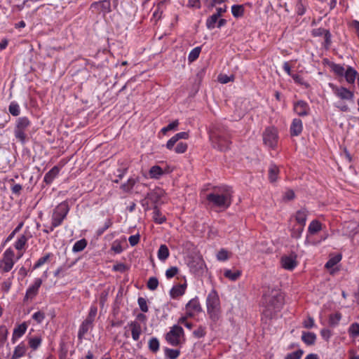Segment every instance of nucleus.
<instances>
[{"label": "nucleus", "mask_w": 359, "mask_h": 359, "mask_svg": "<svg viewBox=\"0 0 359 359\" xmlns=\"http://www.w3.org/2000/svg\"><path fill=\"white\" fill-rule=\"evenodd\" d=\"M302 340L309 346L315 344L316 340V335L313 332H304L302 335Z\"/></svg>", "instance_id": "nucleus-35"}, {"label": "nucleus", "mask_w": 359, "mask_h": 359, "mask_svg": "<svg viewBox=\"0 0 359 359\" xmlns=\"http://www.w3.org/2000/svg\"><path fill=\"white\" fill-rule=\"evenodd\" d=\"M137 182L138 178L130 177L126 182L121 185L120 188L125 193H130Z\"/></svg>", "instance_id": "nucleus-32"}, {"label": "nucleus", "mask_w": 359, "mask_h": 359, "mask_svg": "<svg viewBox=\"0 0 359 359\" xmlns=\"http://www.w3.org/2000/svg\"><path fill=\"white\" fill-rule=\"evenodd\" d=\"M69 211V207L67 201L60 203L54 208L51 216L50 231H53L62 224Z\"/></svg>", "instance_id": "nucleus-5"}, {"label": "nucleus", "mask_w": 359, "mask_h": 359, "mask_svg": "<svg viewBox=\"0 0 359 359\" xmlns=\"http://www.w3.org/2000/svg\"><path fill=\"white\" fill-rule=\"evenodd\" d=\"M303 130L302 121L299 118H294L290 126V134L292 136H298Z\"/></svg>", "instance_id": "nucleus-21"}, {"label": "nucleus", "mask_w": 359, "mask_h": 359, "mask_svg": "<svg viewBox=\"0 0 359 359\" xmlns=\"http://www.w3.org/2000/svg\"><path fill=\"white\" fill-rule=\"evenodd\" d=\"M188 145L184 142H179L177 146L173 149L177 154H184L187 150Z\"/></svg>", "instance_id": "nucleus-58"}, {"label": "nucleus", "mask_w": 359, "mask_h": 359, "mask_svg": "<svg viewBox=\"0 0 359 359\" xmlns=\"http://www.w3.org/2000/svg\"><path fill=\"white\" fill-rule=\"evenodd\" d=\"M178 125H179L178 120H175V121H172V123H169L167 126L163 127L161 130V132L163 135H165L170 130H176L177 126H178Z\"/></svg>", "instance_id": "nucleus-53"}, {"label": "nucleus", "mask_w": 359, "mask_h": 359, "mask_svg": "<svg viewBox=\"0 0 359 359\" xmlns=\"http://www.w3.org/2000/svg\"><path fill=\"white\" fill-rule=\"evenodd\" d=\"M312 35L313 36H324L325 43L327 44L331 43V34L328 29L321 27L313 29L312 30Z\"/></svg>", "instance_id": "nucleus-24"}, {"label": "nucleus", "mask_w": 359, "mask_h": 359, "mask_svg": "<svg viewBox=\"0 0 359 359\" xmlns=\"http://www.w3.org/2000/svg\"><path fill=\"white\" fill-rule=\"evenodd\" d=\"M210 138L214 148L219 151H226L229 149L231 141L227 134L213 133L210 135Z\"/></svg>", "instance_id": "nucleus-8"}, {"label": "nucleus", "mask_w": 359, "mask_h": 359, "mask_svg": "<svg viewBox=\"0 0 359 359\" xmlns=\"http://www.w3.org/2000/svg\"><path fill=\"white\" fill-rule=\"evenodd\" d=\"M263 141L265 145L274 148L278 143V133L276 129L269 127L263 133Z\"/></svg>", "instance_id": "nucleus-10"}, {"label": "nucleus", "mask_w": 359, "mask_h": 359, "mask_svg": "<svg viewBox=\"0 0 359 359\" xmlns=\"http://www.w3.org/2000/svg\"><path fill=\"white\" fill-rule=\"evenodd\" d=\"M16 263L15 255L11 248H7L0 259V273L10 272Z\"/></svg>", "instance_id": "nucleus-7"}, {"label": "nucleus", "mask_w": 359, "mask_h": 359, "mask_svg": "<svg viewBox=\"0 0 359 359\" xmlns=\"http://www.w3.org/2000/svg\"><path fill=\"white\" fill-rule=\"evenodd\" d=\"M165 0H163V1L158 2L156 4V6L155 7V10L153 12V18L156 20H158L159 19L161 18L162 14L165 9Z\"/></svg>", "instance_id": "nucleus-34"}, {"label": "nucleus", "mask_w": 359, "mask_h": 359, "mask_svg": "<svg viewBox=\"0 0 359 359\" xmlns=\"http://www.w3.org/2000/svg\"><path fill=\"white\" fill-rule=\"evenodd\" d=\"M90 9L93 13H102L104 16L111 11V0H103L91 4Z\"/></svg>", "instance_id": "nucleus-11"}, {"label": "nucleus", "mask_w": 359, "mask_h": 359, "mask_svg": "<svg viewBox=\"0 0 359 359\" xmlns=\"http://www.w3.org/2000/svg\"><path fill=\"white\" fill-rule=\"evenodd\" d=\"M201 311V307L198 299L196 298L191 299L186 305V313L189 317H193Z\"/></svg>", "instance_id": "nucleus-15"}, {"label": "nucleus", "mask_w": 359, "mask_h": 359, "mask_svg": "<svg viewBox=\"0 0 359 359\" xmlns=\"http://www.w3.org/2000/svg\"><path fill=\"white\" fill-rule=\"evenodd\" d=\"M97 313V307L95 304H92L90 307L88 314L86 318L81 323L78 331V339L82 340L85 335L91 330L94 326V321Z\"/></svg>", "instance_id": "nucleus-6"}, {"label": "nucleus", "mask_w": 359, "mask_h": 359, "mask_svg": "<svg viewBox=\"0 0 359 359\" xmlns=\"http://www.w3.org/2000/svg\"><path fill=\"white\" fill-rule=\"evenodd\" d=\"M303 355V351L297 350L292 353L287 354L285 359H301Z\"/></svg>", "instance_id": "nucleus-63"}, {"label": "nucleus", "mask_w": 359, "mask_h": 359, "mask_svg": "<svg viewBox=\"0 0 359 359\" xmlns=\"http://www.w3.org/2000/svg\"><path fill=\"white\" fill-rule=\"evenodd\" d=\"M229 252L224 248L220 249L217 255V259L220 262H224L229 259Z\"/></svg>", "instance_id": "nucleus-48"}, {"label": "nucleus", "mask_w": 359, "mask_h": 359, "mask_svg": "<svg viewBox=\"0 0 359 359\" xmlns=\"http://www.w3.org/2000/svg\"><path fill=\"white\" fill-rule=\"evenodd\" d=\"M178 271L179 269L177 266H172L166 270L165 276L168 279H170L176 276Z\"/></svg>", "instance_id": "nucleus-62"}, {"label": "nucleus", "mask_w": 359, "mask_h": 359, "mask_svg": "<svg viewBox=\"0 0 359 359\" xmlns=\"http://www.w3.org/2000/svg\"><path fill=\"white\" fill-rule=\"evenodd\" d=\"M359 74H358L357 71L355 70L353 67H348L344 73V76L346 79V81L351 84L354 83L355 79H358V76Z\"/></svg>", "instance_id": "nucleus-28"}, {"label": "nucleus", "mask_w": 359, "mask_h": 359, "mask_svg": "<svg viewBox=\"0 0 359 359\" xmlns=\"http://www.w3.org/2000/svg\"><path fill=\"white\" fill-rule=\"evenodd\" d=\"M31 125V122L27 117L23 116L18 118L15 128L25 130Z\"/></svg>", "instance_id": "nucleus-36"}, {"label": "nucleus", "mask_w": 359, "mask_h": 359, "mask_svg": "<svg viewBox=\"0 0 359 359\" xmlns=\"http://www.w3.org/2000/svg\"><path fill=\"white\" fill-rule=\"evenodd\" d=\"M137 303H138V305L140 306V310L142 312L146 313V312L148 311L149 308H148V306H147V299L145 298H144V297H139L138 299H137Z\"/></svg>", "instance_id": "nucleus-60"}, {"label": "nucleus", "mask_w": 359, "mask_h": 359, "mask_svg": "<svg viewBox=\"0 0 359 359\" xmlns=\"http://www.w3.org/2000/svg\"><path fill=\"white\" fill-rule=\"evenodd\" d=\"M27 330V325L25 322L16 326L13 331L11 342L15 344L17 340L21 338L26 332Z\"/></svg>", "instance_id": "nucleus-18"}, {"label": "nucleus", "mask_w": 359, "mask_h": 359, "mask_svg": "<svg viewBox=\"0 0 359 359\" xmlns=\"http://www.w3.org/2000/svg\"><path fill=\"white\" fill-rule=\"evenodd\" d=\"M184 335V330L182 327L174 325L166 334L165 339L171 346H176L180 344L181 337Z\"/></svg>", "instance_id": "nucleus-9"}, {"label": "nucleus", "mask_w": 359, "mask_h": 359, "mask_svg": "<svg viewBox=\"0 0 359 359\" xmlns=\"http://www.w3.org/2000/svg\"><path fill=\"white\" fill-rule=\"evenodd\" d=\"M332 71L338 76H344L346 69L344 67L339 64H334L332 67Z\"/></svg>", "instance_id": "nucleus-61"}, {"label": "nucleus", "mask_w": 359, "mask_h": 359, "mask_svg": "<svg viewBox=\"0 0 359 359\" xmlns=\"http://www.w3.org/2000/svg\"><path fill=\"white\" fill-rule=\"evenodd\" d=\"M60 168L55 165L44 176V182L46 184H50L53 180L58 175Z\"/></svg>", "instance_id": "nucleus-27"}, {"label": "nucleus", "mask_w": 359, "mask_h": 359, "mask_svg": "<svg viewBox=\"0 0 359 359\" xmlns=\"http://www.w3.org/2000/svg\"><path fill=\"white\" fill-rule=\"evenodd\" d=\"M242 276V271L239 269L231 270L224 269V276L231 281H236L238 280Z\"/></svg>", "instance_id": "nucleus-26"}, {"label": "nucleus", "mask_w": 359, "mask_h": 359, "mask_svg": "<svg viewBox=\"0 0 359 359\" xmlns=\"http://www.w3.org/2000/svg\"><path fill=\"white\" fill-rule=\"evenodd\" d=\"M152 218L155 223L161 224L166 220L165 217L161 213L157 205H154L153 208V215Z\"/></svg>", "instance_id": "nucleus-33"}, {"label": "nucleus", "mask_w": 359, "mask_h": 359, "mask_svg": "<svg viewBox=\"0 0 359 359\" xmlns=\"http://www.w3.org/2000/svg\"><path fill=\"white\" fill-rule=\"evenodd\" d=\"M28 241V238L25 234L20 236L14 243V247L18 251H25Z\"/></svg>", "instance_id": "nucleus-30"}, {"label": "nucleus", "mask_w": 359, "mask_h": 359, "mask_svg": "<svg viewBox=\"0 0 359 359\" xmlns=\"http://www.w3.org/2000/svg\"><path fill=\"white\" fill-rule=\"evenodd\" d=\"M322 229L323 224L320 221L317 219L312 220L308 226V233L306 235V239L308 238L309 235H315L320 231H321Z\"/></svg>", "instance_id": "nucleus-23"}, {"label": "nucleus", "mask_w": 359, "mask_h": 359, "mask_svg": "<svg viewBox=\"0 0 359 359\" xmlns=\"http://www.w3.org/2000/svg\"><path fill=\"white\" fill-rule=\"evenodd\" d=\"M147 286L150 290H155L158 286V280L156 277H150L147 281Z\"/></svg>", "instance_id": "nucleus-55"}, {"label": "nucleus", "mask_w": 359, "mask_h": 359, "mask_svg": "<svg viewBox=\"0 0 359 359\" xmlns=\"http://www.w3.org/2000/svg\"><path fill=\"white\" fill-rule=\"evenodd\" d=\"M27 351V347L24 342H20L13 350L11 359H20L23 357Z\"/></svg>", "instance_id": "nucleus-25"}, {"label": "nucleus", "mask_w": 359, "mask_h": 359, "mask_svg": "<svg viewBox=\"0 0 359 359\" xmlns=\"http://www.w3.org/2000/svg\"><path fill=\"white\" fill-rule=\"evenodd\" d=\"M189 267L194 273L203 272L205 268V263L201 257H197L189 263Z\"/></svg>", "instance_id": "nucleus-19"}, {"label": "nucleus", "mask_w": 359, "mask_h": 359, "mask_svg": "<svg viewBox=\"0 0 359 359\" xmlns=\"http://www.w3.org/2000/svg\"><path fill=\"white\" fill-rule=\"evenodd\" d=\"M10 114L14 116H17L20 114V108L16 102H11L8 107Z\"/></svg>", "instance_id": "nucleus-47"}, {"label": "nucleus", "mask_w": 359, "mask_h": 359, "mask_svg": "<svg viewBox=\"0 0 359 359\" xmlns=\"http://www.w3.org/2000/svg\"><path fill=\"white\" fill-rule=\"evenodd\" d=\"M329 86L334 95L339 99V101L334 104V107L339 109L341 111H349L350 108L346 102H353L354 93L345 87L339 86L332 83H329Z\"/></svg>", "instance_id": "nucleus-2"}, {"label": "nucleus", "mask_w": 359, "mask_h": 359, "mask_svg": "<svg viewBox=\"0 0 359 359\" xmlns=\"http://www.w3.org/2000/svg\"><path fill=\"white\" fill-rule=\"evenodd\" d=\"M296 11L299 15H303L306 12V6L302 0H297L296 4Z\"/></svg>", "instance_id": "nucleus-59"}, {"label": "nucleus", "mask_w": 359, "mask_h": 359, "mask_svg": "<svg viewBox=\"0 0 359 359\" xmlns=\"http://www.w3.org/2000/svg\"><path fill=\"white\" fill-rule=\"evenodd\" d=\"M87 244V241L85 238L77 241L72 247V251L74 252H81L86 248Z\"/></svg>", "instance_id": "nucleus-41"}, {"label": "nucleus", "mask_w": 359, "mask_h": 359, "mask_svg": "<svg viewBox=\"0 0 359 359\" xmlns=\"http://www.w3.org/2000/svg\"><path fill=\"white\" fill-rule=\"evenodd\" d=\"M149 174L151 179H159L164 174V172L160 166L154 165L150 168Z\"/></svg>", "instance_id": "nucleus-37"}, {"label": "nucleus", "mask_w": 359, "mask_h": 359, "mask_svg": "<svg viewBox=\"0 0 359 359\" xmlns=\"http://www.w3.org/2000/svg\"><path fill=\"white\" fill-rule=\"evenodd\" d=\"M41 284L42 280L41 278H35L33 284L29 285L26 290L24 302L33 299L37 295Z\"/></svg>", "instance_id": "nucleus-12"}, {"label": "nucleus", "mask_w": 359, "mask_h": 359, "mask_svg": "<svg viewBox=\"0 0 359 359\" xmlns=\"http://www.w3.org/2000/svg\"><path fill=\"white\" fill-rule=\"evenodd\" d=\"M149 350L153 353H156L160 348V343L156 337H152L148 343Z\"/></svg>", "instance_id": "nucleus-43"}, {"label": "nucleus", "mask_w": 359, "mask_h": 359, "mask_svg": "<svg viewBox=\"0 0 359 359\" xmlns=\"http://www.w3.org/2000/svg\"><path fill=\"white\" fill-rule=\"evenodd\" d=\"M127 328L130 331L133 339L135 341H138L142 333V327L140 323L136 320L131 321L125 327V329Z\"/></svg>", "instance_id": "nucleus-16"}, {"label": "nucleus", "mask_w": 359, "mask_h": 359, "mask_svg": "<svg viewBox=\"0 0 359 359\" xmlns=\"http://www.w3.org/2000/svg\"><path fill=\"white\" fill-rule=\"evenodd\" d=\"M170 255L169 250L165 245H161L158 250V258L161 261L166 260Z\"/></svg>", "instance_id": "nucleus-40"}, {"label": "nucleus", "mask_w": 359, "mask_h": 359, "mask_svg": "<svg viewBox=\"0 0 359 359\" xmlns=\"http://www.w3.org/2000/svg\"><path fill=\"white\" fill-rule=\"evenodd\" d=\"M304 227L299 225H294L290 229L291 237L294 239H299L302 237V234L304 231Z\"/></svg>", "instance_id": "nucleus-39"}, {"label": "nucleus", "mask_w": 359, "mask_h": 359, "mask_svg": "<svg viewBox=\"0 0 359 359\" xmlns=\"http://www.w3.org/2000/svg\"><path fill=\"white\" fill-rule=\"evenodd\" d=\"M201 51V48L199 46L193 48L189 54V56H188L189 61V62L195 61L199 57Z\"/></svg>", "instance_id": "nucleus-51"}, {"label": "nucleus", "mask_w": 359, "mask_h": 359, "mask_svg": "<svg viewBox=\"0 0 359 359\" xmlns=\"http://www.w3.org/2000/svg\"><path fill=\"white\" fill-rule=\"evenodd\" d=\"M45 313L41 311L35 312L32 316V319L35 320L38 324L41 323L45 319Z\"/></svg>", "instance_id": "nucleus-57"}, {"label": "nucleus", "mask_w": 359, "mask_h": 359, "mask_svg": "<svg viewBox=\"0 0 359 359\" xmlns=\"http://www.w3.org/2000/svg\"><path fill=\"white\" fill-rule=\"evenodd\" d=\"M309 215V211L306 208H302L297 210L294 215L291 216L290 221L293 219L295 220L297 225L305 226L307 217Z\"/></svg>", "instance_id": "nucleus-13"}, {"label": "nucleus", "mask_w": 359, "mask_h": 359, "mask_svg": "<svg viewBox=\"0 0 359 359\" xmlns=\"http://www.w3.org/2000/svg\"><path fill=\"white\" fill-rule=\"evenodd\" d=\"M294 111L300 116H306L310 112V107L307 102L299 100L294 104Z\"/></svg>", "instance_id": "nucleus-17"}, {"label": "nucleus", "mask_w": 359, "mask_h": 359, "mask_svg": "<svg viewBox=\"0 0 359 359\" xmlns=\"http://www.w3.org/2000/svg\"><path fill=\"white\" fill-rule=\"evenodd\" d=\"M207 312L210 319L216 322L221 316L220 301L215 290H212L206 299Z\"/></svg>", "instance_id": "nucleus-4"}, {"label": "nucleus", "mask_w": 359, "mask_h": 359, "mask_svg": "<svg viewBox=\"0 0 359 359\" xmlns=\"http://www.w3.org/2000/svg\"><path fill=\"white\" fill-rule=\"evenodd\" d=\"M219 17L215 13L210 16L206 20V26L209 29H214L216 27V22Z\"/></svg>", "instance_id": "nucleus-49"}, {"label": "nucleus", "mask_w": 359, "mask_h": 359, "mask_svg": "<svg viewBox=\"0 0 359 359\" xmlns=\"http://www.w3.org/2000/svg\"><path fill=\"white\" fill-rule=\"evenodd\" d=\"M163 195V191L160 189H154L147 194L146 198L149 199L153 203L156 204Z\"/></svg>", "instance_id": "nucleus-29"}, {"label": "nucleus", "mask_w": 359, "mask_h": 359, "mask_svg": "<svg viewBox=\"0 0 359 359\" xmlns=\"http://www.w3.org/2000/svg\"><path fill=\"white\" fill-rule=\"evenodd\" d=\"M206 200L208 205L218 212L228 209L233 200V191L226 185L214 187L207 194Z\"/></svg>", "instance_id": "nucleus-1"}, {"label": "nucleus", "mask_w": 359, "mask_h": 359, "mask_svg": "<svg viewBox=\"0 0 359 359\" xmlns=\"http://www.w3.org/2000/svg\"><path fill=\"white\" fill-rule=\"evenodd\" d=\"M189 133L180 132L172 136L166 143V148L169 150L173 149L175 144L179 140H187L189 138Z\"/></svg>", "instance_id": "nucleus-20"}, {"label": "nucleus", "mask_w": 359, "mask_h": 359, "mask_svg": "<svg viewBox=\"0 0 359 359\" xmlns=\"http://www.w3.org/2000/svg\"><path fill=\"white\" fill-rule=\"evenodd\" d=\"M262 303L269 311H276L283 305L284 297L279 290L268 289L263 294Z\"/></svg>", "instance_id": "nucleus-3"}, {"label": "nucleus", "mask_w": 359, "mask_h": 359, "mask_svg": "<svg viewBox=\"0 0 359 359\" xmlns=\"http://www.w3.org/2000/svg\"><path fill=\"white\" fill-rule=\"evenodd\" d=\"M183 4L189 8H200L201 1L200 0H182Z\"/></svg>", "instance_id": "nucleus-56"}, {"label": "nucleus", "mask_w": 359, "mask_h": 359, "mask_svg": "<svg viewBox=\"0 0 359 359\" xmlns=\"http://www.w3.org/2000/svg\"><path fill=\"white\" fill-rule=\"evenodd\" d=\"M8 335V330L5 325L0 326V346L4 345L7 341Z\"/></svg>", "instance_id": "nucleus-46"}, {"label": "nucleus", "mask_w": 359, "mask_h": 359, "mask_svg": "<svg viewBox=\"0 0 359 359\" xmlns=\"http://www.w3.org/2000/svg\"><path fill=\"white\" fill-rule=\"evenodd\" d=\"M341 259V255L338 254L334 257H332L325 264V268L327 269L333 268L337 263Z\"/></svg>", "instance_id": "nucleus-44"}, {"label": "nucleus", "mask_w": 359, "mask_h": 359, "mask_svg": "<svg viewBox=\"0 0 359 359\" xmlns=\"http://www.w3.org/2000/svg\"><path fill=\"white\" fill-rule=\"evenodd\" d=\"M187 285L182 284L174 286L170 290V296L172 298H177L182 296L186 290Z\"/></svg>", "instance_id": "nucleus-31"}, {"label": "nucleus", "mask_w": 359, "mask_h": 359, "mask_svg": "<svg viewBox=\"0 0 359 359\" xmlns=\"http://www.w3.org/2000/svg\"><path fill=\"white\" fill-rule=\"evenodd\" d=\"M341 319V314L340 313H335L331 314L329 317V323L331 326H336L339 324Z\"/></svg>", "instance_id": "nucleus-50"}, {"label": "nucleus", "mask_w": 359, "mask_h": 359, "mask_svg": "<svg viewBox=\"0 0 359 359\" xmlns=\"http://www.w3.org/2000/svg\"><path fill=\"white\" fill-rule=\"evenodd\" d=\"M283 269L289 271L293 270L297 266V255L294 254L283 256L280 260Z\"/></svg>", "instance_id": "nucleus-14"}, {"label": "nucleus", "mask_w": 359, "mask_h": 359, "mask_svg": "<svg viewBox=\"0 0 359 359\" xmlns=\"http://www.w3.org/2000/svg\"><path fill=\"white\" fill-rule=\"evenodd\" d=\"M25 132V130H19L17 128L15 129V137L22 142H25L26 140V135Z\"/></svg>", "instance_id": "nucleus-64"}, {"label": "nucleus", "mask_w": 359, "mask_h": 359, "mask_svg": "<svg viewBox=\"0 0 359 359\" xmlns=\"http://www.w3.org/2000/svg\"><path fill=\"white\" fill-rule=\"evenodd\" d=\"M231 13L234 18L242 17L244 14V8L243 5H233L231 6Z\"/></svg>", "instance_id": "nucleus-45"}, {"label": "nucleus", "mask_w": 359, "mask_h": 359, "mask_svg": "<svg viewBox=\"0 0 359 359\" xmlns=\"http://www.w3.org/2000/svg\"><path fill=\"white\" fill-rule=\"evenodd\" d=\"M165 354L169 359H177L180 354V351L179 350L167 348L165 350Z\"/></svg>", "instance_id": "nucleus-52"}, {"label": "nucleus", "mask_w": 359, "mask_h": 359, "mask_svg": "<svg viewBox=\"0 0 359 359\" xmlns=\"http://www.w3.org/2000/svg\"><path fill=\"white\" fill-rule=\"evenodd\" d=\"M28 345L32 351H36L42 344V337L41 335H36L34 337H27Z\"/></svg>", "instance_id": "nucleus-22"}, {"label": "nucleus", "mask_w": 359, "mask_h": 359, "mask_svg": "<svg viewBox=\"0 0 359 359\" xmlns=\"http://www.w3.org/2000/svg\"><path fill=\"white\" fill-rule=\"evenodd\" d=\"M279 174V168L276 165L271 164L269 168V179L270 182H274L277 180Z\"/></svg>", "instance_id": "nucleus-38"}, {"label": "nucleus", "mask_w": 359, "mask_h": 359, "mask_svg": "<svg viewBox=\"0 0 359 359\" xmlns=\"http://www.w3.org/2000/svg\"><path fill=\"white\" fill-rule=\"evenodd\" d=\"M348 333L353 337L359 336V323H354L351 324L348 328Z\"/></svg>", "instance_id": "nucleus-54"}, {"label": "nucleus", "mask_w": 359, "mask_h": 359, "mask_svg": "<svg viewBox=\"0 0 359 359\" xmlns=\"http://www.w3.org/2000/svg\"><path fill=\"white\" fill-rule=\"evenodd\" d=\"M53 257V254L50 252L46 253L43 257H40L37 262L34 264L33 269H36L43 266L45 263L49 262L50 259Z\"/></svg>", "instance_id": "nucleus-42"}]
</instances>
